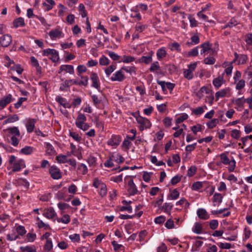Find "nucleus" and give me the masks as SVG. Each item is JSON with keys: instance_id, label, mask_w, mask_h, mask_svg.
<instances>
[{"instance_id": "nucleus-1", "label": "nucleus", "mask_w": 252, "mask_h": 252, "mask_svg": "<svg viewBox=\"0 0 252 252\" xmlns=\"http://www.w3.org/2000/svg\"><path fill=\"white\" fill-rule=\"evenodd\" d=\"M3 131L4 133V138L9 141V138H10L9 142L14 146H17L19 142L18 138L20 137V132L16 126L9 127L6 129H4Z\"/></svg>"}, {"instance_id": "nucleus-2", "label": "nucleus", "mask_w": 252, "mask_h": 252, "mask_svg": "<svg viewBox=\"0 0 252 252\" xmlns=\"http://www.w3.org/2000/svg\"><path fill=\"white\" fill-rule=\"evenodd\" d=\"M16 157L13 155L10 156L9 158L8 161L9 164L13 165L12 167V171L13 172L19 171L22 168L26 167V164L24 160L20 159L16 160Z\"/></svg>"}, {"instance_id": "nucleus-3", "label": "nucleus", "mask_w": 252, "mask_h": 252, "mask_svg": "<svg viewBox=\"0 0 252 252\" xmlns=\"http://www.w3.org/2000/svg\"><path fill=\"white\" fill-rule=\"evenodd\" d=\"M42 55L49 57V59L54 63H57L59 60V52L54 49L48 48L42 51Z\"/></svg>"}, {"instance_id": "nucleus-4", "label": "nucleus", "mask_w": 252, "mask_h": 252, "mask_svg": "<svg viewBox=\"0 0 252 252\" xmlns=\"http://www.w3.org/2000/svg\"><path fill=\"white\" fill-rule=\"evenodd\" d=\"M135 118L136 121L139 126V128L140 131H143L145 128H149L151 126L150 121L146 118L142 117L140 115H133Z\"/></svg>"}, {"instance_id": "nucleus-5", "label": "nucleus", "mask_w": 252, "mask_h": 252, "mask_svg": "<svg viewBox=\"0 0 252 252\" xmlns=\"http://www.w3.org/2000/svg\"><path fill=\"white\" fill-rule=\"evenodd\" d=\"M49 173L51 177L55 180L61 179L62 177V172L56 166L53 165L49 169Z\"/></svg>"}, {"instance_id": "nucleus-6", "label": "nucleus", "mask_w": 252, "mask_h": 252, "mask_svg": "<svg viewBox=\"0 0 252 252\" xmlns=\"http://www.w3.org/2000/svg\"><path fill=\"white\" fill-rule=\"evenodd\" d=\"M125 78L126 76L124 72H123V70L121 68L113 74L110 79L112 81L122 82Z\"/></svg>"}, {"instance_id": "nucleus-7", "label": "nucleus", "mask_w": 252, "mask_h": 252, "mask_svg": "<svg viewBox=\"0 0 252 252\" xmlns=\"http://www.w3.org/2000/svg\"><path fill=\"white\" fill-rule=\"evenodd\" d=\"M128 188L127 189V191L129 193V195L133 196L136 194H140V193L138 191L137 187L134 183L133 180L130 179L127 184Z\"/></svg>"}, {"instance_id": "nucleus-8", "label": "nucleus", "mask_w": 252, "mask_h": 252, "mask_svg": "<svg viewBox=\"0 0 252 252\" xmlns=\"http://www.w3.org/2000/svg\"><path fill=\"white\" fill-rule=\"evenodd\" d=\"M12 41V36L9 34H5L0 37L1 46L7 47Z\"/></svg>"}, {"instance_id": "nucleus-9", "label": "nucleus", "mask_w": 252, "mask_h": 252, "mask_svg": "<svg viewBox=\"0 0 252 252\" xmlns=\"http://www.w3.org/2000/svg\"><path fill=\"white\" fill-rule=\"evenodd\" d=\"M122 140L121 136L119 135H113L108 140L107 144L111 146H118Z\"/></svg>"}, {"instance_id": "nucleus-10", "label": "nucleus", "mask_w": 252, "mask_h": 252, "mask_svg": "<svg viewBox=\"0 0 252 252\" xmlns=\"http://www.w3.org/2000/svg\"><path fill=\"white\" fill-rule=\"evenodd\" d=\"M12 96L11 94H8L7 95L5 96L3 98H1L0 100V109H3L6 106L10 103L12 100Z\"/></svg>"}, {"instance_id": "nucleus-11", "label": "nucleus", "mask_w": 252, "mask_h": 252, "mask_svg": "<svg viewBox=\"0 0 252 252\" xmlns=\"http://www.w3.org/2000/svg\"><path fill=\"white\" fill-rule=\"evenodd\" d=\"M73 85H77L76 80H65L63 83L61 84L60 90L62 91H65L66 87L69 88L71 86Z\"/></svg>"}, {"instance_id": "nucleus-12", "label": "nucleus", "mask_w": 252, "mask_h": 252, "mask_svg": "<svg viewBox=\"0 0 252 252\" xmlns=\"http://www.w3.org/2000/svg\"><path fill=\"white\" fill-rule=\"evenodd\" d=\"M48 34L52 40H55L57 38H59L63 37V32L58 29L51 30L49 32Z\"/></svg>"}, {"instance_id": "nucleus-13", "label": "nucleus", "mask_w": 252, "mask_h": 252, "mask_svg": "<svg viewBox=\"0 0 252 252\" xmlns=\"http://www.w3.org/2000/svg\"><path fill=\"white\" fill-rule=\"evenodd\" d=\"M64 71L66 72H68L70 74H73L74 73L73 66L72 65L63 64L61 65L60 67L59 73H61L62 71Z\"/></svg>"}, {"instance_id": "nucleus-14", "label": "nucleus", "mask_w": 252, "mask_h": 252, "mask_svg": "<svg viewBox=\"0 0 252 252\" xmlns=\"http://www.w3.org/2000/svg\"><path fill=\"white\" fill-rule=\"evenodd\" d=\"M153 54V52L151 51L147 56H142L140 59H139V62L141 63H144L146 64H149L152 62V56Z\"/></svg>"}, {"instance_id": "nucleus-15", "label": "nucleus", "mask_w": 252, "mask_h": 252, "mask_svg": "<svg viewBox=\"0 0 252 252\" xmlns=\"http://www.w3.org/2000/svg\"><path fill=\"white\" fill-rule=\"evenodd\" d=\"M229 93L230 89L229 88H226L217 92L215 94L216 101H218L220 97H223L227 96Z\"/></svg>"}, {"instance_id": "nucleus-16", "label": "nucleus", "mask_w": 252, "mask_h": 252, "mask_svg": "<svg viewBox=\"0 0 252 252\" xmlns=\"http://www.w3.org/2000/svg\"><path fill=\"white\" fill-rule=\"evenodd\" d=\"M91 79L92 81V86L97 89L100 87L99 78L96 73L92 72L91 75Z\"/></svg>"}, {"instance_id": "nucleus-17", "label": "nucleus", "mask_w": 252, "mask_h": 252, "mask_svg": "<svg viewBox=\"0 0 252 252\" xmlns=\"http://www.w3.org/2000/svg\"><path fill=\"white\" fill-rule=\"evenodd\" d=\"M197 215L199 219L204 220H206L210 217L206 210L203 208L198 209L197 211Z\"/></svg>"}, {"instance_id": "nucleus-18", "label": "nucleus", "mask_w": 252, "mask_h": 252, "mask_svg": "<svg viewBox=\"0 0 252 252\" xmlns=\"http://www.w3.org/2000/svg\"><path fill=\"white\" fill-rule=\"evenodd\" d=\"M56 215L52 207L44 210L43 213V215L49 219H53Z\"/></svg>"}, {"instance_id": "nucleus-19", "label": "nucleus", "mask_w": 252, "mask_h": 252, "mask_svg": "<svg viewBox=\"0 0 252 252\" xmlns=\"http://www.w3.org/2000/svg\"><path fill=\"white\" fill-rule=\"evenodd\" d=\"M211 46L212 45L209 42H206L204 43H202L201 44L199 47H200L202 48V49L200 51V54L203 55V54L205 53L206 52L209 51L211 49Z\"/></svg>"}, {"instance_id": "nucleus-20", "label": "nucleus", "mask_w": 252, "mask_h": 252, "mask_svg": "<svg viewBox=\"0 0 252 252\" xmlns=\"http://www.w3.org/2000/svg\"><path fill=\"white\" fill-rule=\"evenodd\" d=\"M13 27L17 28L19 27H23L25 26L24 19L22 17L15 19L13 22Z\"/></svg>"}, {"instance_id": "nucleus-21", "label": "nucleus", "mask_w": 252, "mask_h": 252, "mask_svg": "<svg viewBox=\"0 0 252 252\" xmlns=\"http://www.w3.org/2000/svg\"><path fill=\"white\" fill-rule=\"evenodd\" d=\"M35 121L33 119H29L26 124V128L27 131L29 133L32 132L34 128Z\"/></svg>"}, {"instance_id": "nucleus-22", "label": "nucleus", "mask_w": 252, "mask_h": 252, "mask_svg": "<svg viewBox=\"0 0 252 252\" xmlns=\"http://www.w3.org/2000/svg\"><path fill=\"white\" fill-rule=\"evenodd\" d=\"M45 147L46 149V152L47 154L50 155H53L56 154V150L54 147L49 143H45Z\"/></svg>"}, {"instance_id": "nucleus-23", "label": "nucleus", "mask_w": 252, "mask_h": 252, "mask_svg": "<svg viewBox=\"0 0 252 252\" xmlns=\"http://www.w3.org/2000/svg\"><path fill=\"white\" fill-rule=\"evenodd\" d=\"M157 59L159 61H161L165 58L167 55L166 51L164 48H160L157 50Z\"/></svg>"}, {"instance_id": "nucleus-24", "label": "nucleus", "mask_w": 252, "mask_h": 252, "mask_svg": "<svg viewBox=\"0 0 252 252\" xmlns=\"http://www.w3.org/2000/svg\"><path fill=\"white\" fill-rule=\"evenodd\" d=\"M192 231L197 234L202 233L203 232L202 224L198 222H196L192 228Z\"/></svg>"}, {"instance_id": "nucleus-25", "label": "nucleus", "mask_w": 252, "mask_h": 252, "mask_svg": "<svg viewBox=\"0 0 252 252\" xmlns=\"http://www.w3.org/2000/svg\"><path fill=\"white\" fill-rule=\"evenodd\" d=\"M180 193L177 189H174L173 190L170 191V193L167 196L168 199L176 200L179 198Z\"/></svg>"}, {"instance_id": "nucleus-26", "label": "nucleus", "mask_w": 252, "mask_h": 252, "mask_svg": "<svg viewBox=\"0 0 252 252\" xmlns=\"http://www.w3.org/2000/svg\"><path fill=\"white\" fill-rule=\"evenodd\" d=\"M20 250L22 252H36V249L34 245L21 246Z\"/></svg>"}, {"instance_id": "nucleus-27", "label": "nucleus", "mask_w": 252, "mask_h": 252, "mask_svg": "<svg viewBox=\"0 0 252 252\" xmlns=\"http://www.w3.org/2000/svg\"><path fill=\"white\" fill-rule=\"evenodd\" d=\"M78 114L75 122L76 126L78 125V124L83 123L87 121V118L84 114L81 113L80 112H78Z\"/></svg>"}, {"instance_id": "nucleus-28", "label": "nucleus", "mask_w": 252, "mask_h": 252, "mask_svg": "<svg viewBox=\"0 0 252 252\" xmlns=\"http://www.w3.org/2000/svg\"><path fill=\"white\" fill-rule=\"evenodd\" d=\"M19 120V118L17 114L10 115L8 118L3 122L4 124L7 123H12L16 122Z\"/></svg>"}, {"instance_id": "nucleus-29", "label": "nucleus", "mask_w": 252, "mask_h": 252, "mask_svg": "<svg viewBox=\"0 0 252 252\" xmlns=\"http://www.w3.org/2000/svg\"><path fill=\"white\" fill-rule=\"evenodd\" d=\"M223 80V77L219 76L213 80V84L216 89H219L222 85Z\"/></svg>"}, {"instance_id": "nucleus-30", "label": "nucleus", "mask_w": 252, "mask_h": 252, "mask_svg": "<svg viewBox=\"0 0 252 252\" xmlns=\"http://www.w3.org/2000/svg\"><path fill=\"white\" fill-rule=\"evenodd\" d=\"M33 152V148L32 147L25 146L24 148L21 150L20 153L26 155H29L32 153Z\"/></svg>"}, {"instance_id": "nucleus-31", "label": "nucleus", "mask_w": 252, "mask_h": 252, "mask_svg": "<svg viewBox=\"0 0 252 252\" xmlns=\"http://www.w3.org/2000/svg\"><path fill=\"white\" fill-rule=\"evenodd\" d=\"M81 81H78L76 80L77 85L87 86L88 84V77L86 76H81Z\"/></svg>"}, {"instance_id": "nucleus-32", "label": "nucleus", "mask_w": 252, "mask_h": 252, "mask_svg": "<svg viewBox=\"0 0 252 252\" xmlns=\"http://www.w3.org/2000/svg\"><path fill=\"white\" fill-rule=\"evenodd\" d=\"M205 184L204 182H194L192 185V189L194 190H198L202 189L204 185Z\"/></svg>"}, {"instance_id": "nucleus-33", "label": "nucleus", "mask_w": 252, "mask_h": 252, "mask_svg": "<svg viewBox=\"0 0 252 252\" xmlns=\"http://www.w3.org/2000/svg\"><path fill=\"white\" fill-rule=\"evenodd\" d=\"M36 238V234L34 233H28L26 236L25 241L28 242H33Z\"/></svg>"}, {"instance_id": "nucleus-34", "label": "nucleus", "mask_w": 252, "mask_h": 252, "mask_svg": "<svg viewBox=\"0 0 252 252\" xmlns=\"http://www.w3.org/2000/svg\"><path fill=\"white\" fill-rule=\"evenodd\" d=\"M57 220L58 222L67 224L70 221V216L68 215H64L62 218L57 219Z\"/></svg>"}, {"instance_id": "nucleus-35", "label": "nucleus", "mask_w": 252, "mask_h": 252, "mask_svg": "<svg viewBox=\"0 0 252 252\" xmlns=\"http://www.w3.org/2000/svg\"><path fill=\"white\" fill-rule=\"evenodd\" d=\"M116 69V65L115 63L111 64L105 69V73L108 77Z\"/></svg>"}, {"instance_id": "nucleus-36", "label": "nucleus", "mask_w": 252, "mask_h": 252, "mask_svg": "<svg viewBox=\"0 0 252 252\" xmlns=\"http://www.w3.org/2000/svg\"><path fill=\"white\" fill-rule=\"evenodd\" d=\"M191 42H187V44L190 45H195L199 43L200 38L199 36L197 35H194L191 37L190 38Z\"/></svg>"}, {"instance_id": "nucleus-37", "label": "nucleus", "mask_w": 252, "mask_h": 252, "mask_svg": "<svg viewBox=\"0 0 252 252\" xmlns=\"http://www.w3.org/2000/svg\"><path fill=\"white\" fill-rule=\"evenodd\" d=\"M106 53L114 61H118L120 58V56L114 52L107 50Z\"/></svg>"}, {"instance_id": "nucleus-38", "label": "nucleus", "mask_w": 252, "mask_h": 252, "mask_svg": "<svg viewBox=\"0 0 252 252\" xmlns=\"http://www.w3.org/2000/svg\"><path fill=\"white\" fill-rule=\"evenodd\" d=\"M160 68V66L159 65V63L158 61L155 62L154 63H152L150 68L149 70L151 72H155L158 70Z\"/></svg>"}, {"instance_id": "nucleus-39", "label": "nucleus", "mask_w": 252, "mask_h": 252, "mask_svg": "<svg viewBox=\"0 0 252 252\" xmlns=\"http://www.w3.org/2000/svg\"><path fill=\"white\" fill-rule=\"evenodd\" d=\"M56 160L60 163H64L67 161V158L66 156L59 155L56 158Z\"/></svg>"}, {"instance_id": "nucleus-40", "label": "nucleus", "mask_w": 252, "mask_h": 252, "mask_svg": "<svg viewBox=\"0 0 252 252\" xmlns=\"http://www.w3.org/2000/svg\"><path fill=\"white\" fill-rule=\"evenodd\" d=\"M192 114H193L196 115H200L203 113L204 112V109L203 107H198L196 109L191 108V109Z\"/></svg>"}, {"instance_id": "nucleus-41", "label": "nucleus", "mask_w": 252, "mask_h": 252, "mask_svg": "<svg viewBox=\"0 0 252 252\" xmlns=\"http://www.w3.org/2000/svg\"><path fill=\"white\" fill-rule=\"evenodd\" d=\"M221 162L223 164L227 165L229 163V159L227 157L226 154L225 153H222L220 155Z\"/></svg>"}, {"instance_id": "nucleus-42", "label": "nucleus", "mask_w": 252, "mask_h": 252, "mask_svg": "<svg viewBox=\"0 0 252 252\" xmlns=\"http://www.w3.org/2000/svg\"><path fill=\"white\" fill-rule=\"evenodd\" d=\"M238 24V23L237 21V20L234 18H232L227 23V24L225 25V26L224 27V28H226L228 27L232 28L234 26L237 25Z\"/></svg>"}, {"instance_id": "nucleus-43", "label": "nucleus", "mask_w": 252, "mask_h": 252, "mask_svg": "<svg viewBox=\"0 0 252 252\" xmlns=\"http://www.w3.org/2000/svg\"><path fill=\"white\" fill-rule=\"evenodd\" d=\"M216 59L213 57H208L203 60V63L206 64L212 65L215 63Z\"/></svg>"}, {"instance_id": "nucleus-44", "label": "nucleus", "mask_w": 252, "mask_h": 252, "mask_svg": "<svg viewBox=\"0 0 252 252\" xmlns=\"http://www.w3.org/2000/svg\"><path fill=\"white\" fill-rule=\"evenodd\" d=\"M184 76L185 78L190 80L193 78V73L190 70L186 69L183 72Z\"/></svg>"}, {"instance_id": "nucleus-45", "label": "nucleus", "mask_w": 252, "mask_h": 252, "mask_svg": "<svg viewBox=\"0 0 252 252\" xmlns=\"http://www.w3.org/2000/svg\"><path fill=\"white\" fill-rule=\"evenodd\" d=\"M135 60V58L130 56L124 55L122 57L121 62L124 63H129L133 62Z\"/></svg>"}, {"instance_id": "nucleus-46", "label": "nucleus", "mask_w": 252, "mask_h": 252, "mask_svg": "<svg viewBox=\"0 0 252 252\" xmlns=\"http://www.w3.org/2000/svg\"><path fill=\"white\" fill-rule=\"evenodd\" d=\"M16 230L17 233L21 236H23V235H24L27 232V231H26L25 227L22 225L18 226L16 227Z\"/></svg>"}, {"instance_id": "nucleus-47", "label": "nucleus", "mask_w": 252, "mask_h": 252, "mask_svg": "<svg viewBox=\"0 0 252 252\" xmlns=\"http://www.w3.org/2000/svg\"><path fill=\"white\" fill-rule=\"evenodd\" d=\"M110 63V60L106 57L105 56L103 55L99 59V64L101 65H107Z\"/></svg>"}, {"instance_id": "nucleus-48", "label": "nucleus", "mask_w": 252, "mask_h": 252, "mask_svg": "<svg viewBox=\"0 0 252 252\" xmlns=\"http://www.w3.org/2000/svg\"><path fill=\"white\" fill-rule=\"evenodd\" d=\"M218 123L219 120L218 119H214L212 120L211 121L208 122L207 123V126H208L209 128L212 129L215 127Z\"/></svg>"}, {"instance_id": "nucleus-49", "label": "nucleus", "mask_w": 252, "mask_h": 252, "mask_svg": "<svg viewBox=\"0 0 252 252\" xmlns=\"http://www.w3.org/2000/svg\"><path fill=\"white\" fill-rule=\"evenodd\" d=\"M112 157L113 158V160H115L118 163H122L124 161V158L120 155L117 154L116 155H113Z\"/></svg>"}, {"instance_id": "nucleus-50", "label": "nucleus", "mask_w": 252, "mask_h": 252, "mask_svg": "<svg viewBox=\"0 0 252 252\" xmlns=\"http://www.w3.org/2000/svg\"><path fill=\"white\" fill-rule=\"evenodd\" d=\"M173 207V205L171 203H165L162 206V208L164 210V212L170 214L171 210Z\"/></svg>"}, {"instance_id": "nucleus-51", "label": "nucleus", "mask_w": 252, "mask_h": 252, "mask_svg": "<svg viewBox=\"0 0 252 252\" xmlns=\"http://www.w3.org/2000/svg\"><path fill=\"white\" fill-rule=\"evenodd\" d=\"M52 248L53 244L52 241L50 239H47L44 247V250L47 251H50L52 249Z\"/></svg>"}, {"instance_id": "nucleus-52", "label": "nucleus", "mask_w": 252, "mask_h": 252, "mask_svg": "<svg viewBox=\"0 0 252 252\" xmlns=\"http://www.w3.org/2000/svg\"><path fill=\"white\" fill-rule=\"evenodd\" d=\"M58 8L60 9L58 12V15L60 16H63L64 15L65 10L67 9V7H65L62 3H60L58 6Z\"/></svg>"}, {"instance_id": "nucleus-53", "label": "nucleus", "mask_w": 252, "mask_h": 252, "mask_svg": "<svg viewBox=\"0 0 252 252\" xmlns=\"http://www.w3.org/2000/svg\"><path fill=\"white\" fill-rule=\"evenodd\" d=\"M218 225L219 222L217 220H213L209 222L210 227L213 230L216 229L218 228Z\"/></svg>"}, {"instance_id": "nucleus-54", "label": "nucleus", "mask_w": 252, "mask_h": 252, "mask_svg": "<svg viewBox=\"0 0 252 252\" xmlns=\"http://www.w3.org/2000/svg\"><path fill=\"white\" fill-rule=\"evenodd\" d=\"M222 200V196H221L220 193H216L214 194L213 201V202H218L219 203H220Z\"/></svg>"}, {"instance_id": "nucleus-55", "label": "nucleus", "mask_w": 252, "mask_h": 252, "mask_svg": "<svg viewBox=\"0 0 252 252\" xmlns=\"http://www.w3.org/2000/svg\"><path fill=\"white\" fill-rule=\"evenodd\" d=\"M182 176L179 175H177L173 177L171 180V183L172 185H175L180 182V181L181 180Z\"/></svg>"}, {"instance_id": "nucleus-56", "label": "nucleus", "mask_w": 252, "mask_h": 252, "mask_svg": "<svg viewBox=\"0 0 252 252\" xmlns=\"http://www.w3.org/2000/svg\"><path fill=\"white\" fill-rule=\"evenodd\" d=\"M56 100L63 107L65 105L66 102H67L66 99L65 98L62 97L61 96H57L56 97Z\"/></svg>"}, {"instance_id": "nucleus-57", "label": "nucleus", "mask_w": 252, "mask_h": 252, "mask_svg": "<svg viewBox=\"0 0 252 252\" xmlns=\"http://www.w3.org/2000/svg\"><path fill=\"white\" fill-rule=\"evenodd\" d=\"M199 46L193 48L190 51L188 52V56L189 57H195L197 56L198 54V49Z\"/></svg>"}, {"instance_id": "nucleus-58", "label": "nucleus", "mask_w": 252, "mask_h": 252, "mask_svg": "<svg viewBox=\"0 0 252 252\" xmlns=\"http://www.w3.org/2000/svg\"><path fill=\"white\" fill-rule=\"evenodd\" d=\"M27 100V98H26V97H20V98H19L18 100V101H17V102L14 104L15 108H16V109H18V108H20L23 102L24 101H26Z\"/></svg>"}, {"instance_id": "nucleus-59", "label": "nucleus", "mask_w": 252, "mask_h": 252, "mask_svg": "<svg viewBox=\"0 0 252 252\" xmlns=\"http://www.w3.org/2000/svg\"><path fill=\"white\" fill-rule=\"evenodd\" d=\"M197 168L194 166H191L188 170V176L189 177L193 176L196 173Z\"/></svg>"}, {"instance_id": "nucleus-60", "label": "nucleus", "mask_w": 252, "mask_h": 252, "mask_svg": "<svg viewBox=\"0 0 252 252\" xmlns=\"http://www.w3.org/2000/svg\"><path fill=\"white\" fill-rule=\"evenodd\" d=\"M188 118V115L186 113H184L182 114V115L181 116H180V117H178L176 120V123L177 124H180V123L183 122L184 121L187 120Z\"/></svg>"}, {"instance_id": "nucleus-61", "label": "nucleus", "mask_w": 252, "mask_h": 252, "mask_svg": "<svg viewBox=\"0 0 252 252\" xmlns=\"http://www.w3.org/2000/svg\"><path fill=\"white\" fill-rule=\"evenodd\" d=\"M76 126L78 128H79L84 131H86L87 129H88V128L90 127V126L87 123H86L85 122H84L83 123H80V124H78V125Z\"/></svg>"}, {"instance_id": "nucleus-62", "label": "nucleus", "mask_w": 252, "mask_h": 252, "mask_svg": "<svg viewBox=\"0 0 252 252\" xmlns=\"http://www.w3.org/2000/svg\"><path fill=\"white\" fill-rule=\"evenodd\" d=\"M170 49L173 50H175L177 52L181 51L180 45L177 42H174L171 44Z\"/></svg>"}, {"instance_id": "nucleus-63", "label": "nucleus", "mask_w": 252, "mask_h": 252, "mask_svg": "<svg viewBox=\"0 0 252 252\" xmlns=\"http://www.w3.org/2000/svg\"><path fill=\"white\" fill-rule=\"evenodd\" d=\"M248 58L245 55L242 54L239 56L238 64H244L246 63Z\"/></svg>"}, {"instance_id": "nucleus-64", "label": "nucleus", "mask_w": 252, "mask_h": 252, "mask_svg": "<svg viewBox=\"0 0 252 252\" xmlns=\"http://www.w3.org/2000/svg\"><path fill=\"white\" fill-rule=\"evenodd\" d=\"M69 135L75 141H80L81 139V136H80L79 135L75 132L70 131Z\"/></svg>"}]
</instances>
